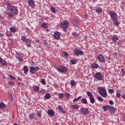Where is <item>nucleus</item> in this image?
Here are the masks:
<instances>
[{"instance_id": "obj_1", "label": "nucleus", "mask_w": 125, "mask_h": 125, "mask_svg": "<svg viewBox=\"0 0 125 125\" xmlns=\"http://www.w3.org/2000/svg\"><path fill=\"white\" fill-rule=\"evenodd\" d=\"M7 11L10 17H13L14 15L18 14V9L10 3H7Z\"/></svg>"}, {"instance_id": "obj_2", "label": "nucleus", "mask_w": 125, "mask_h": 125, "mask_svg": "<svg viewBox=\"0 0 125 125\" xmlns=\"http://www.w3.org/2000/svg\"><path fill=\"white\" fill-rule=\"evenodd\" d=\"M98 91L100 95H101L103 97L106 98L108 96V94H107V91H106V89H105L103 87H99L98 88Z\"/></svg>"}, {"instance_id": "obj_3", "label": "nucleus", "mask_w": 125, "mask_h": 125, "mask_svg": "<svg viewBox=\"0 0 125 125\" xmlns=\"http://www.w3.org/2000/svg\"><path fill=\"white\" fill-rule=\"evenodd\" d=\"M57 71H58L59 73H65L66 72H67V67L63 65H61L60 66H58L57 67Z\"/></svg>"}, {"instance_id": "obj_4", "label": "nucleus", "mask_w": 125, "mask_h": 125, "mask_svg": "<svg viewBox=\"0 0 125 125\" xmlns=\"http://www.w3.org/2000/svg\"><path fill=\"white\" fill-rule=\"evenodd\" d=\"M80 112L81 115H88L89 114L88 108L85 107H81Z\"/></svg>"}, {"instance_id": "obj_5", "label": "nucleus", "mask_w": 125, "mask_h": 125, "mask_svg": "<svg viewBox=\"0 0 125 125\" xmlns=\"http://www.w3.org/2000/svg\"><path fill=\"white\" fill-rule=\"evenodd\" d=\"M97 58L100 63H105L106 62V59L102 54L98 55Z\"/></svg>"}, {"instance_id": "obj_6", "label": "nucleus", "mask_w": 125, "mask_h": 125, "mask_svg": "<svg viewBox=\"0 0 125 125\" xmlns=\"http://www.w3.org/2000/svg\"><path fill=\"white\" fill-rule=\"evenodd\" d=\"M87 95L88 96L90 102L91 104H93L95 102V100L94 99V97H93V95L90 92V91L87 92Z\"/></svg>"}, {"instance_id": "obj_7", "label": "nucleus", "mask_w": 125, "mask_h": 125, "mask_svg": "<svg viewBox=\"0 0 125 125\" xmlns=\"http://www.w3.org/2000/svg\"><path fill=\"white\" fill-rule=\"evenodd\" d=\"M95 78L96 79V80H98V81H103V79H104V77H103V75H102V73L101 72H97L95 74Z\"/></svg>"}, {"instance_id": "obj_8", "label": "nucleus", "mask_w": 125, "mask_h": 125, "mask_svg": "<svg viewBox=\"0 0 125 125\" xmlns=\"http://www.w3.org/2000/svg\"><path fill=\"white\" fill-rule=\"evenodd\" d=\"M108 14H110V17L112 20H115L116 19H118V15L116 12L112 13V11H110L108 12Z\"/></svg>"}, {"instance_id": "obj_9", "label": "nucleus", "mask_w": 125, "mask_h": 125, "mask_svg": "<svg viewBox=\"0 0 125 125\" xmlns=\"http://www.w3.org/2000/svg\"><path fill=\"white\" fill-rule=\"evenodd\" d=\"M27 2L30 7H32V8L36 7V1L34 0H28Z\"/></svg>"}, {"instance_id": "obj_10", "label": "nucleus", "mask_w": 125, "mask_h": 125, "mask_svg": "<svg viewBox=\"0 0 125 125\" xmlns=\"http://www.w3.org/2000/svg\"><path fill=\"white\" fill-rule=\"evenodd\" d=\"M40 70V67L37 66L36 67L34 66H31L30 68V72L31 74H35L37 72V71H39Z\"/></svg>"}, {"instance_id": "obj_11", "label": "nucleus", "mask_w": 125, "mask_h": 125, "mask_svg": "<svg viewBox=\"0 0 125 125\" xmlns=\"http://www.w3.org/2000/svg\"><path fill=\"white\" fill-rule=\"evenodd\" d=\"M74 52L77 57H79V55H83V52L79 49H75L74 50Z\"/></svg>"}, {"instance_id": "obj_12", "label": "nucleus", "mask_w": 125, "mask_h": 125, "mask_svg": "<svg viewBox=\"0 0 125 125\" xmlns=\"http://www.w3.org/2000/svg\"><path fill=\"white\" fill-rule=\"evenodd\" d=\"M112 40V42H115V43H116V42H117V44H119L120 42H118V41H119V37L118 36V35H113Z\"/></svg>"}, {"instance_id": "obj_13", "label": "nucleus", "mask_w": 125, "mask_h": 125, "mask_svg": "<svg viewBox=\"0 0 125 125\" xmlns=\"http://www.w3.org/2000/svg\"><path fill=\"white\" fill-rule=\"evenodd\" d=\"M60 25H61V26H62V28H68V26L69 25V22L62 21L60 23Z\"/></svg>"}, {"instance_id": "obj_14", "label": "nucleus", "mask_w": 125, "mask_h": 125, "mask_svg": "<svg viewBox=\"0 0 125 125\" xmlns=\"http://www.w3.org/2000/svg\"><path fill=\"white\" fill-rule=\"evenodd\" d=\"M53 37L55 40L59 41V40L60 39V33L57 32H55Z\"/></svg>"}, {"instance_id": "obj_15", "label": "nucleus", "mask_w": 125, "mask_h": 125, "mask_svg": "<svg viewBox=\"0 0 125 125\" xmlns=\"http://www.w3.org/2000/svg\"><path fill=\"white\" fill-rule=\"evenodd\" d=\"M71 23L73 24V25H75V26H79L80 23L78 20H72L71 21Z\"/></svg>"}, {"instance_id": "obj_16", "label": "nucleus", "mask_w": 125, "mask_h": 125, "mask_svg": "<svg viewBox=\"0 0 125 125\" xmlns=\"http://www.w3.org/2000/svg\"><path fill=\"white\" fill-rule=\"evenodd\" d=\"M111 107V105H106L103 106V109L104 112H107V111H110V108Z\"/></svg>"}, {"instance_id": "obj_17", "label": "nucleus", "mask_w": 125, "mask_h": 125, "mask_svg": "<svg viewBox=\"0 0 125 125\" xmlns=\"http://www.w3.org/2000/svg\"><path fill=\"white\" fill-rule=\"evenodd\" d=\"M91 67L92 69H98L99 68V64L97 63H92L91 65Z\"/></svg>"}, {"instance_id": "obj_18", "label": "nucleus", "mask_w": 125, "mask_h": 125, "mask_svg": "<svg viewBox=\"0 0 125 125\" xmlns=\"http://www.w3.org/2000/svg\"><path fill=\"white\" fill-rule=\"evenodd\" d=\"M47 114L49 115V116H50L51 117H53L54 116V111L49 109L47 111Z\"/></svg>"}, {"instance_id": "obj_19", "label": "nucleus", "mask_w": 125, "mask_h": 125, "mask_svg": "<svg viewBox=\"0 0 125 125\" xmlns=\"http://www.w3.org/2000/svg\"><path fill=\"white\" fill-rule=\"evenodd\" d=\"M95 11L97 13H101V12L103 11V9L101 8L100 7H97L96 8Z\"/></svg>"}, {"instance_id": "obj_20", "label": "nucleus", "mask_w": 125, "mask_h": 125, "mask_svg": "<svg viewBox=\"0 0 125 125\" xmlns=\"http://www.w3.org/2000/svg\"><path fill=\"white\" fill-rule=\"evenodd\" d=\"M109 111L111 113V114H115V112H116V108L110 105Z\"/></svg>"}, {"instance_id": "obj_21", "label": "nucleus", "mask_w": 125, "mask_h": 125, "mask_svg": "<svg viewBox=\"0 0 125 125\" xmlns=\"http://www.w3.org/2000/svg\"><path fill=\"white\" fill-rule=\"evenodd\" d=\"M112 21L113 22V24L115 26H119L120 25V22H119V20L118 19L113 20Z\"/></svg>"}, {"instance_id": "obj_22", "label": "nucleus", "mask_w": 125, "mask_h": 125, "mask_svg": "<svg viewBox=\"0 0 125 125\" xmlns=\"http://www.w3.org/2000/svg\"><path fill=\"white\" fill-rule=\"evenodd\" d=\"M58 109L60 112H61L62 114H65V112L64 110V108H63V107L61 106H58Z\"/></svg>"}, {"instance_id": "obj_23", "label": "nucleus", "mask_w": 125, "mask_h": 125, "mask_svg": "<svg viewBox=\"0 0 125 125\" xmlns=\"http://www.w3.org/2000/svg\"><path fill=\"white\" fill-rule=\"evenodd\" d=\"M23 70L24 74H25V75H26V74H27L29 71V68H28V66L25 65L23 67Z\"/></svg>"}, {"instance_id": "obj_24", "label": "nucleus", "mask_w": 125, "mask_h": 125, "mask_svg": "<svg viewBox=\"0 0 125 125\" xmlns=\"http://www.w3.org/2000/svg\"><path fill=\"white\" fill-rule=\"evenodd\" d=\"M25 42V43H26V45H27V47H31V42L30 39H28Z\"/></svg>"}, {"instance_id": "obj_25", "label": "nucleus", "mask_w": 125, "mask_h": 125, "mask_svg": "<svg viewBox=\"0 0 125 125\" xmlns=\"http://www.w3.org/2000/svg\"><path fill=\"white\" fill-rule=\"evenodd\" d=\"M41 27L42 28H43L44 29H47V28H48V24L43 22L42 23Z\"/></svg>"}, {"instance_id": "obj_26", "label": "nucleus", "mask_w": 125, "mask_h": 125, "mask_svg": "<svg viewBox=\"0 0 125 125\" xmlns=\"http://www.w3.org/2000/svg\"><path fill=\"white\" fill-rule=\"evenodd\" d=\"M10 31L11 33H16V27L12 26L10 28Z\"/></svg>"}, {"instance_id": "obj_27", "label": "nucleus", "mask_w": 125, "mask_h": 125, "mask_svg": "<svg viewBox=\"0 0 125 125\" xmlns=\"http://www.w3.org/2000/svg\"><path fill=\"white\" fill-rule=\"evenodd\" d=\"M21 38L22 42H24L28 39H27V37L26 36H24V35H21Z\"/></svg>"}, {"instance_id": "obj_28", "label": "nucleus", "mask_w": 125, "mask_h": 125, "mask_svg": "<svg viewBox=\"0 0 125 125\" xmlns=\"http://www.w3.org/2000/svg\"><path fill=\"white\" fill-rule=\"evenodd\" d=\"M71 107L72 109H74V110H78L79 108H80V106L78 104H73L71 106Z\"/></svg>"}, {"instance_id": "obj_29", "label": "nucleus", "mask_w": 125, "mask_h": 125, "mask_svg": "<svg viewBox=\"0 0 125 125\" xmlns=\"http://www.w3.org/2000/svg\"><path fill=\"white\" fill-rule=\"evenodd\" d=\"M77 62H78V60L73 59L70 60V62L71 64H72V65H75Z\"/></svg>"}, {"instance_id": "obj_30", "label": "nucleus", "mask_w": 125, "mask_h": 125, "mask_svg": "<svg viewBox=\"0 0 125 125\" xmlns=\"http://www.w3.org/2000/svg\"><path fill=\"white\" fill-rule=\"evenodd\" d=\"M81 103H83V104H87V100L86 99L83 98L81 99Z\"/></svg>"}, {"instance_id": "obj_31", "label": "nucleus", "mask_w": 125, "mask_h": 125, "mask_svg": "<svg viewBox=\"0 0 125 125\" xmlns=\"http://www.w3.org/2000/svg\"><path fill=\"white\" fill-rule=\"evenodd\" d=\"M50 10L52 12V13H54L55 14H56V13L57 12L56 9H55V8L53 7L50 8Z\"/></svg>"}, {"instance_id": "obj_32", "label": "nucleus", "mask_w": 125, "mask_h": 125, "mask_svg": "<svg viewBox=\"0 0 125 125\" xmlns=\"http://www.w3.org/2000/svg\"><path fill=\"white\" fill-rule=\"evenodd\" d=\"M5 107V104L3 102L0 103V109H3Z\"/></svg>"}, {"instance_id": "obj_33", "label": "nucleus", "mask_w": 125, "mask_h": 125, "mask_svg": "<svg viewBox=\"0 0 125 125\" xmlns=\"http://www.w3.org/2000/svg\"><path fill=\"white\" fill-rule=\"evenodd\" d=\"M51 97V95H50L49 93H47L44 96V98H45V99H49V98H50Z\"/></svg>"}, {"instance_id": "obj_34", "label": "nucleus", "mask_w": 125, "mask_h": 125, "mask_svg": "<svg viewBox=\"0 0 125 125\" xmlns=\"http://www.w3.org/2000/svg\"><path fill=\"white\" fill-rule=\"evenodd\" d=\"M64 96H65V94H64V93H59L58 95V96L59 98H60V99L63 98Z\"/></svg>"}, {"instance_id": "obj_35", "label": "nucleus", "mask_w": 125, "mask_h": 125, "mask_svg": "<svg viewBox=\"0 0 125 125\" xmlns=\"http://www.w3.org/2000/svg\"><path fill=\"white\" fill-rule=\"evenodd\" d=\"M82 97H78L77 98H75L73 100V103H75V102H77V101H79L80 99H81Z\"/></svg>"}, {"instance_id": "obj_36", "label": "nucleus", "mask_w": 125, "mask_h": 125, "mask_svg": "<svg viewBox=\"0 0 125 125\" xmlns=\"http://www.w3.org/2000/svg\"><path fill=\"white\" fill-rule=\"evenodd\" d=\"M41 83L42 84H43V85H45L46 84V83L45 82V79L42 78L41 79Z\"/></svg>"}, {"instance_id": "obj_37", "label": "nucleus", "mask_w": 125, "mask_h": 125, "mask_svg": "<svg viewBox=\"0 0 125 125\" xmlns=\"http://www.w3.org/2000/svg\"><path fill=\"white\" fill-rule=\"evenodd\" d=\"M70 84L72 85V86H75L76 85V82H75L74 80H71L70 81Z\"/></svg>"}, {"instance_id": "obj_38", "label": "nucleus", "mask_w": 125, "mask_h": 125, "mask_svg": "<svg viewBox=\"0 0 125 125\" xmlns=\"http://www.w3.org/2000/svg\"><path fill=\"white\" fill-rule=\"evenodd\" d=\"M8 97L11 101H12V100H13V96H12V94H11V93H10L9 94Z\"/></svg>"}, {"instance_id": "obj_39", "label": "nucleus", "mask_w": 125, "mask_h": 125, "mask_svg": "<svg viewBox=\"0 0 125 125\" xmlns=\"http://www.w3.org/2000/svg\"><path fill=\"white\" fill-rule=\"evenodd\" d=\"M42 43L43 44H44V45H45V46H48V43H47V42L46 40H42Z\"/></svg>"}, {"instance_id": "obj_40", "label": "nucleus", "mask_w": 125, "mask_h": 125, "mask_svg": "<svg viewBox=\"0 0 125 125\" xmlns=\"http://www.w3.org/2000/svg\"><path fill=\"white\" fill-rule=\"evenodd\" d=\"M8 83L9 85H10V86H13L15 85L14 82H12V81L9 82Z\"/></svg>"}, {"instance_id": "obj_41", "label": "nucleus", "mask_w": 125, "mask_h": 125, "mask_svg": "<svg viewBox=\"0 0 125 125\" xmlns=\"http://www.w3.org/2000/svg\"><path fill=\"white\" fill-rule=\"evenodd\" d=\"M1 64L2 65H4L5 66H6L7 65V62L6 61H4V60H3Z\"/></svg>"}, {"instance_id": "obj_42", "label": "nucleus", "mask_w": 125, "mask_h": 125, "mask_svg": "<svg viewBox=\"0 0 125 125\" xmlns=\"http://www.w3.org/2000/svg\"><path fill=\"white\" fill-rule=\"evenodd\" d=\"M37 116H38L39 118H42V112L41 111H37Z\"/></svg>"}, {"instance_id": "obj_43", "label": "nucleus", "mask_w": 125, "mask_h": 125, "mask_svg": "<svg viewBox=\"0 0 125 125\" xmlns=\"http://www.w3.org/2000/svg\"><path fill=\"white\" fill-rule=\"evenodd\" d=\"M16 58L17 59H18L19 60V61H20L21 62H22L23 61V59H22V58H21L19 56L16 57Z\"/></svg>"}, {"instance_id": "obj_44", "label": "nucleus", "mask_w": 125, "mask_h": 125, "mask_svg": "<svg viewBox=\"0 0 125 125\" xmlns=\"http://www.w3.org/2000/svg\"><path fill=\"white\" fill-rule=\"evenodd\" d=\"M34 90H35V91H40V87L36 86L35 87H34Z\"/></svg>"}, {"instance_id": "obj_45", "label": "nucleus", "mask_w": 125, "mask_h": 125, "mask_svg": "<svg viewBox=\"0 0 125 125\" xmlns=\"http://www.w3.org/2000/svg\"><path fill=\"white\" fill-rule=\"evenodd\" d=\"M97 99L99 101H100V102H102V101H103V99L100 96H98L97 97Z\"/></svg>"}, {"instance_id": "obj_46", "label": "nucleus", "mask_w": 125, "mask_h": 125, "mask_svg": "<svg viewBox=\"0 0 125 125\" xmlns=\"http://www.w3.org/2000/svg\"><path fill=\"white\" fill-rule=\"evenodd\" d=\"M40 93L41 94H44L45 93V90H44L43 89H42L40 91Z\"/></svg>"}, {"instance_id": "obj_47", "label": "nucleus", "mask_w": 125, "mask_h": 125, "mask_svg": "<svg viewBox=\"0 0 125 125\" xmlns=\"http://www.w3.org/2000/svg\"><path fill=\"white\" fill-rule=\"evenodd\" d=\"M108 92H109V93L112 94V93H114L115 91L113 89H110L108 90Z\"/></svg>"}, {"instance_id": "obj_48", "label": "nucleus", "mask_w": 125, "mask_h": 125, "mask_svg": "<svg viewBox=\"0 0 125 125\" xmlns=\"http://www.w3.org/2000/svg\"><path fill=\"white\" fill-rule=\"evenodd\" d=\"M70 96H71V95L70 94V93L66 92L65 93V97H66V98H69V97H70Z\"/></svg>"}, {"instance_id": "obj_49", "label": "nucleus", "mask_w": 125, "mask_h": 125, "mask_svg": "<svg viewBox=\"0 0 125 125\" xmlns=\"http://www.w3.org/2000/svg\"><path fill=\"white\" fill-rule=\"evenodd\" d=\"M116 97H117V98H120V97H121V93H117Z\"/></svg>"}, {"instance_id": "obj_50", "label": "nucleus", "mask_w": 125, "mask_h": 125, "mask_svg": "<svg viewBox=\"0 0 125 125\" xmlns=\"http://www.w3.org/2000/svg\"><path fill=\"white\" fill-rule=\"evenodd\" d=\"M29 119H31V120H32V119H34V116H33V115L29 114Z\"/></svg>"}, {"instance_id": "obj_51", "label": "nucleus", "mask_w": 125, "mask_h": 125, "mask_svg": "<svg viewBox=\"0 0 125 125\" xmlns=\"http://www.w3.org/2000/svg\"><path fill=\"white\" fill-rule=\"evenodd\" d=\"M35 42H36V43H39V44H40V40L35 39Z\"/></svg>"}, {"instance_id": "obj_52", "label": "nucleus", "mask_w": 125, "mask_h": 125, "mask_svg": "<svg viewBox=\"0 0 125 125\" xmlns=\"http://www.w3.org/2000/svg\"><path fill=\"white\" fill-rule=\"evenodd\" d=\"M10 79H12V80H15V77H14L13 75H10Z\"/></svg>"}, {"instance_id": "obj_53", "label": "nucleus", "mask_w": 125, "mask_h": 125, "mask_svg": "<svg viewBox=\"0 0 125 125\" xmlns=\"http://www.w3.org/2000/svg\"><path fill=\"white\" fill-rule=\"evenodd\" d=\"M109 104L110 105H114V102L113 101H109Z\"/></svg>"}, {"instance_id": "obj_54", "label": "nucleus", "mask_w": 125, "mask_h": 125, "mask_svg": "<svg viewBox=\"0 0 125 125\" xmlns=\"http://www.w3.org/2000/svg\"><path fill=\"white\" fill-rule=\"evenodd\" d=\"M7 36L8 37V38H10V37H12V34L10 33H7Z\"/></svg>"}, {"instance_id": "obj_55", "label": "nucleus", "mask_w": 125, "mask_h": 125, "mask_svg": "<svg viewBox=\"0 0 125 125\" xmlns=\"http://www.w3.org/2000/svg\"><path fill=\"white\" fill-rule=\"evenodd\" d=\"M121 71L122 72V74L123 75H125V69H124L123 68L121 69Z\"/></svg>"}, {"instance_id": "obj_56", "label": "nucleus", "mask_w": 125, "mask_h": 125, "mask_svg": "<svg viewBox=\"0 0 125 125\" xmlns=\"http://www.w3.org/2000/svg\"><path fill=\"white\" fill-rule=\"evenodd\" d=\"M72 35L74 37H78V34H76V33H73Z\"/></svg>"}, {"instance_id": "obj_57", "label": "nucleus", "mask_w": 125, "mask_h": 125, "mask_svg": "<svg viewBox=\"0 0 125 125\" xmlns=\"http://www.w3.org/2000/svg\"><path fill=\"white\" fill-rule=\"evenodd\" d=\"M3 60V59H2V58L0 57V64H1V62H2Z\"/></svg>"}, {"instance_id": "obj_58", "label": "nucleus", "mask_w": 125, "mask_h": 125, "mask_svg": "<svg viewBox=\"0 0 125 125\" xmlns=\"http://www.w3.org/2000/svg\"><path fill=\"white\" fill-rule=\"evenodd\" d=\"M67 29L65 28H63V31H64L65 32H67Z\"/></svg>"}, {"instance_id": "obj_59", "label": "nucleus", "mask_w": 125, "mask_h": 125, "mask_svg": "<svg viewBox=\"0 0 125 125\" xmlns=\"http://www.w3.org/2000/svg\"><path fill=\"white\" fill-rule=\"evenodd\" d=\"M1 20H2V17L0 15V21H1Z\"/></svg>"}, {"instance_id": "obj_60", "label": "nucleus", "mask_w": 125, "mask_h": 125, "mask_svg": "<svg viewBox=\"0 0 125 125\" xmlns=\"http://www.w3.org/2000/svg\"><path fill=\"white\" fill-rule=\"evenodd\" d=\"M64 56H68V53H64Z\"/></svg>"}, {"instance_id": "obj_61", "label": "nucleus", "mask_w": 125, "mask_h": 125, "mask_svg": "<svg viewBox=\"0 0 125 125\" xmlns=\"http://www.w3.org/2000/svg\"><path fill=\"white\" fill-rule=\"evenodd\" d=\"M122 98H123L124 99H125V95H124L122 96Z\"/></svg>"}, {"instance_id": "obj_62", "label": "nucleus", "mask_w": 125, "mask_h": 125, "mask_svg": "<svg viewBox=\"0 0 125 125\" xmlns=\"http://www.w3.org/2000/svg\"><path fill=\"white\" fill-rule=\"evenodd\" d=\"M19 81H20L21 82V79H20V78L18 79Z\"/></svg>"}, {"instance_id": "obj_63", "label": "nucleus", "mask_w": 125, "mask_h": 125, "mask_svg": "<svg viewBox=\"0 0 125 125\" xmlns=\"http://www.w3.org/2000/svg\"><path fill=\"white\" fill-rule=\"evenodd\" d=\"M56 125H59V124H58V123H56Z\"/></svg>"}, {"instance_id": "obj_64", "label": "nucleus", "mask_w": 125, "mask_h": 125, "mask_svg": "<svg viewBox=\"0 0 125 125\" xmlns=\"http://www.w3.org/2000/svg\"><path fill=\"white\" fill-rule=\"evenodd\" d=\"M100 5H102H102H101V4H100V5H99V6H100Z\"/></svg>"}]
</instances>
